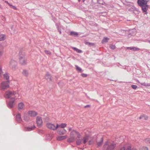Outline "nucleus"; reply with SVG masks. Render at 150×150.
I'll use <instances>...</instances> for the list:
<instances>
[{"label":"nucleus","instance_id":"obj_39","mask_svg":"<svg viewBox=\"0 0 150 150\" xmlns=\"http://www.w3.org/2000/svg\"><path fill=\"white\" fill-rule=\"evenodd\" d=\"M45 52L48 54H51V52L49 50H45Z\"/></svg>","mask_w":150,"mask_h":150},{"label":"nucleus","instance_id":"obj_15","mask_svg":"<svg viewBox=\"0 0 150 150\" xmlns=\"http://www.w3.org/2000/svg\"><path fill=\"white\" fill-rule=\"evenodd\" d=\"M67 137V135L62 136H59L57 137V139L58 141H61L65 139Z\"/></svg>","mask_w":150,"mask_h":150},{"label":"nucleus","instance_id":"obj_5","mask_svg":"<svg viewBox=\"0 0 150 150\" xmlns=\"http://www.w3.org/2000/svg\"><path fill=\"white\" fill-rule=\"evenodd\" d=\"M17 65V62L16 61L13 60H11L9 63V67L13 70L15 69Z\"/></svg>","mask_w":150,"mask_h":150},{"label":"nucleus","instance_id":"obj_12","mask_svg":"<svg viewBox=\"0 0 150 150\" xmlns=\"http://www.w3.org/2000/svg\"><path fill=\"white\" fill-rule=\"evenodd\" d=\"M16 120L18 123H21L22 120L21 118V115L20 113H18L16 116Z\"/></svg>","mask_w":150,"mask_h":150},{"label":"nucleus","instance_id":"obj_9","mask_svg":"<svg viewBox=\"0 0 150 150\" xmlns=\"http://www.w3.org/2000/svg\"><path fill=\"white\" fill-rule=\"evenodd\" d=\"M28 114L31 117H34L36 116L38 113L35 111H30L28 112Z\"/></svg>","mask_w":150,"mask_h":150},{"label":"nucleus","instance_id":"obj_59","mask_svg":"<svg viewBox=\"0 0 150 150\" xmlns=\"http://www.w3.org/2000/svg\"><path fill=\"white\" fill-rule=\"evenodd\" d=\"M5 2L7 3L8 4V3H9L8 2V1H5Z\"/></svg>","mask_w":150,"mask_h":150},{"label":"nucleus","instance_id":"obj_49","mask_svg":"<svg viewBox=\"0 0 150 150\" xmlns=\"http://www.w3.org/2000/svg\"><path fill=\"white\" fill-rule=\"evenodd\" d=\"M11 8L16 10H17V8H16V6H13V5H12V6Z\"/></svg>","mask_w":150,"mask_h":150},{"label":"nucleus","instance_id":"obj_29","mask_svg":"<svg viewBox=\"0 0 150 150\" xmlns=\"http://www.w3.org/2000/svg\"><path fill=\"white\" fill-rule=\"evenodd\" d=\"M4 78L7 80V81H9L8 80L9 79V76L7 74H4Z\"/></svg>","mask_w":150,"mask_h":150},{"label":"nucleus","instance_id":"obj_45","mask_svg":"<svg viewBox=\"0 0 150 150\" xmlns=\"http://www.w3.org/2000/svg\"><path fill=\"white\" fill-rule=\"evenodd\" d=\"M3 48L4 47L0 43V51L3 52Z\"/></svg>","mask_w":150,"mask_h":150},{"label":"nucleus","instance_id":"obj_33","mask_svg":"<svg viewBox=\"0 0 150 150\" xmlns=\"http://www.w3.org/2000/svg\"><path fill=\"white\" fill-rule=\"evenodd\" d=\"M141 84L143 86H150V83H146L145 82L141 83Z\"/></svg>","mask_w":150,"mask_h":150},{"label":"nucleus","instance_id":"obj_2","mask_svg":"<svg viewBox=\"0 0 150 150\" xmlns=\"http://www.w3.org/2000/svg\"><path fill=\"white\" fill-rule=\"evenodd\" d=\"M116 144L113 142H106L103 146V149L104 150H113Z\"/></svg>","mask_w":150,"mask_h":150},{"label":"nucleus","instance_id":"obj_21","mask_svg":"<svg viewBox=\"0 0 150 150\" xmlns=\"http://www.w3.org/2000/svg\"><path fill=\"white\" fill-rule=\"evenodd\" d=\"M45 78L47 80H48V79H49L50 81H52L51 77L48 72H47L46 74Z\"/></svg>","mask_w":150,"mask_h":150},{"label":"nucleus","instance_id":"obj_62","mask_svg":"<svg viewBox=\"0 0 150 150\" xmlns=\"http://www.w3.org/2000/svg\"><path fill=\"white\" fill-rule=\"evenodd\" d=\"M71 129V128H70L69 129V131H70Z\"/></svg>","mask_w":150,"mask_h":150},{"label":"nucleus","instance_id":"obj_64","mask_svg":"<svg viewBox=\"0 0 150 150\" xmlns=\"http://www.w3.org/2000/svg\"><path fill=\"white\" fill-rule=\"evenodd\" d=\"M147 118H146L145 119L146 120H147Z\"/></svg>","mask_w":150,"mask_h":150},{"label":"nucleus","instance_id":"obj_13","mask_svg":"<svg viewBox=\"0 0 150 150\" xmlns=\"http://www.w3.org/2000/svg\"><path fill=\"white\" fill-rule=\"evenodd\" d=\"M35 128V126L33 125L30 127H25L24 129L25 131H30L33 130Z\"/></svg>","mask_w":150,"mask_h":150},{"label":"nucleus","instance_id":"obj_37","mask_svg":"<svg viewBox=\"0 0 150 150\" xmlns=\"http://www.w3.org/2000/svg\"><path fill=\"white\" fill-rule=\"evenodd\" d=\"M86 45H91L92 46H94V44L93 43H91L88 42H86L85 43Z\"/></svg>","mask_w":150,"mask_h":150},{"label":"nucleus","instance_id":"obj_56","mask_svg":"<svg viewBox=\"0 0 150 150\" xmlns=\"http://www.w3.org/2000/svg\"><path fill=\"white\" fill-rule=\"evenodd\" d=\"M56 26L57 29H59V26L58 24L57 23L56 24Z\"/></svg>","mask_w":150,"mask_h":150},{"label":"nucleus","instance_id":"obj_60","mask_svg":"<svg viewBox=\"0 0 150 150\" xmlns=\"http://www.w3.org/2000/svg\"><path fill=\"white\" fill-rule=\"evenodd\" d=\"M137 82H138V83H140L141 84V83H140V82L138 80L137 81Z\"/></svg>","mask_w":150,"mask_h":150},{"label":"nucleus","instance_id":"obj_6","mask_svg":"<svg viewBox=\"0 0 150 150\" xmlns=\"http://www.w3.org/2000/svg\"><path fill=\"white\" fill-rule=\"evenodd\" d=\"M36 122L38 126L39 127H41L43 124L41 117L39 116L37 117L36 119Z\"/></svg>","mask_w":150,"mask_h":150},{"label":"nucleus","instance_id":"obj_48","mask_svg":"<svg viewBox=\"0 0 150 150\" xmlns=\"http://www.w3.org/2000/svg\"><path fill=\"white\" fill-rule=\"evenodd\" d=\"M81 76H82L83 77H87V74H86L83 73V74H81Z\"/></svg>","mask_w":150,"mask_h":150},{"label":"nucleus","instance_id":"obj_8","mask_svg":"<svg viewBox=\"0 0 150 150\" xmlns=\"http://www.w3.org/2000/svg\"><path fill=\"white\" fill-rule=\"evenodd\" d=\"M14 101V98L12 97L11 100H10L7 104L8 107L10 108H13V103Z\"/></svg>","mask_w":150,"mask_h":150},{"label":"nucleus","instance_id":"obj_14","mask_svg":"<svg viewBox=\"0 0 150 150\" xmlns=\"http://www.w3.org/2000/svg\"><path fill=\"white\" fill-rule=\"evenodd\" d=\"M103 138H101L99 140H98V139L96 140V142L98 146H102L103 142Z\"/></svg>","mask_w":150,"mask_h":150},{"label":"nucleus","instance_id":"obj_18","mask_svg":"<svg viewBox=\"0 0 150 150\" xmlns=\"http://www.w3.org/2000/svg\"><path fill=\"white\" fill-rule=\"evenodd\" d=\"M57 126H58V128L61 127L62 129H63L67 126V124L66 123H62L60 125L57 124Z\"/></svg>","mask_w":150,"mask_h":150},{"label":"nucleus","instance_id":"obj_42","mask_svg":"<svg viewBox=\"0 0 150 150\" xmlns=\"http://www.w3.org/2000/svg\"><path fill=\"white\" fill-rule=\"evenodd\" d=\"M115 45H111L110 46V47L111 49L112 50L115 49Z\"/></svg>","mask_w":150,"mask_h":150},{"label":"nucleus","instance_id":"obj_20","mask_svg":"<svg viewBox=\"0 0 150 150\" xmlns=\"http://www.w3.org/2000/svg\"><path fill=\"white\" fill-rule=\"evenodd\" d=\"M23 74L26 77H27L29 75V72L28 71L26 70H23L22 72Z\"/></svg>","mask_w":150,"mask_h":150},{"label":"nucleus","instance_id":"obj_27","mask_svg":"<svg viewBox=\"0 0 150 150\" xmlns=\"http://www.w3.org/2000/svg\"><path fill=\"white\" fill-rule=\"evenodd\" d=\"M108 38H105L103 39L102 41V42L103 43H104L108 42Z\"/></svg>","mask_w":150,"mask_h":150},{"label":"nucleus","instance_id":"obj_41","mask_svg":"<svg viewBox=\"0 0 150 150\" xmlns=\"http://www.w3.org/2000/svg\"><path fill=\"white\" fill-rule=\"evenodd\" d=\"M131 87L133 89L135 90L136 89L137 87V86L135 85H132Z\"/></svg>","mask_w":150,"mask_h":150},{"label":"nucleus","instance_id":"obj_32","mask_svg":"<svg viewBox=\"0 0 150 150\" xmlns=\"http://www.w3.org/2000/svg\"><path fill=\"white\" fill-rule=\"evenodd\" d=\"M98 3L102 5H104L105 4V2L103 0H99L98 1Z\"/></svg>","mask_w":150,"mask_h":150},{"label":"nucleus","instance_id":"obj_22","mask_svg":"<svg viewBox=\"0 0 150 150\" xmlns=\"http://www.w3.org/2000/svg\"><path fill=\"white\" fill-rule=\"evenodd\" d=\"M6 39V36L4 34H2L0 35V41L4 40Z\"/></svg>","mask_w":150,"mask_h":150},{"label":"nucleus","instance_id":"obj_28","mask_svg":"<svg viewBox=\"0 0 150 150\" xmlns=\"http://www.w3.org/2000/svg\"><path fill=\"white\" fill-rule=\"evenodd\" d=\"M75 139V138L71 137V138H69L67 139V142L69 143H71L73 142Z\"/></svg>","mask_w":150,"mask_h":150},{"label":"nucleus","instance_id":"obj_19","mask_svg":"<svg viewBox=\"0 0 150 150\" xmlns=\"http://www.w3.org/2000/svg\"><path fill=\"white\" fill-rule=\"evenodd\" d=\"M24 120L26 121H28L30 117L26 113H25L23 116Z\"/></svg>","mask_w":150,"mask_h":150},{"label":"nucleus","instance_id":"obj_3","mask_svg":"<svg viewBox=\"0 0 150 150\" xmlns=\"http://www.w3.org/2000/svg\"><path fill=\"white\" fill-rule=\"evenodd\" d=\"M16 94V93L14 91H8L6 92L5 94V97L6 98H11L14 97V95Z\"/></svg>","mask_w":150,"mask_h":150},{"label":"nucleus","instance_id":"obj_51","mask_svg":"<svg viewBox=\"0 0 150 150\" xmlns=\"http://www.w3.org/2000/svg\"><path fill=\"white\" fill-rule=\"evenodd\" d=\"M139 10L138 9L137 10V11H134V13H135V14H139Z\"/></svg>","mask_w":150,"mask_h":150},{"label":"nucleus","instance_id":"obj_58","mask_svg":"<svg viewBox=\"0 0 150 150\" xmlns=\"http://www.w3.org/2000/svg\"><path fill=\"white\" fill-rule=\"evenodd\" d=\"M143 117V116H140L139 117V119H142Z\"/></svg>","mask_w":150,"mask_h":150},{"label":"nucleus","instance_id":"obj_50","mask_svg":"<svg viewBox=\"0 0 150 150\" xmlns=\"http://www.w3.org/2000/svg\"><path fill=\"white\" fill-rule=\"evenodd\" d=\"M133 47H127V49H129L130 50H132Z\"/></svg>","mask_w":150,"mask_h":150},{"label":"nucleus","instance_id":"obj_36","mask_svg":"<svg viewBox=\"0 0 150 150\" xmlns=\"http://www.w3.org/2000/svg\"><path fill=\"white\" fill-rule=\"evenodd\" d=\"M75 67L77 70L80 72H81L82 69L81 68L79 67L77 65H76Z\"/></svg>","mask_w":150,"mask_h":150},{"label":"nucleus","instance_id":"obj_4","mask_svg":"<svg viewBox=\"0 0 150 150\" xmlns=\"http://www.w3.org/2000/svg\"><path fill=\"white\" fill-rule=\"evenodd\" d=\"M9 81L2 82L1 84V89L3 90H4L8 88L9 86Z\"/></svg>","mask_w":150,"mask_h":150},{"label":"nucleus","instance_id":"obj_43","mask_svg":"<svg viewBox=\"0 0 150 150\" xmlns=\"http://www.w3.org/2000/svg\"><path fill=\"white\" fill-rule=\"evenodd\" d=\"M134 8H135V7L132 6L129 9V10L131 11H133Z\"/></svg>","mask_w":150,"mask_h":150},{"label":"nucleus","instance_id":"obj_57","mask_svg":"<svg viewBox=\"0 0 150 150\" xmlns=\"http://www.w3.org/2000/svg\"><path fill=\"white\" fill-rule=\"evenodd\" d=\"M8 5L9 6H10L11 7H12V5L10 4H9V3H8Z\"/></svg>","mask_w":150,"mask_h":150},{"label":"nucleus","instance_id":"obj_46","mask_svg":"<svg viewBox=\"0 0 150 150\" xmlns=\"http://www.w3.org/2000/svg\"><path fill=\"white\" fill-rule=\"evenodd\" d=\"M3 72L2 71L1 68L0 67V78L2 76Z\"/></svg>","mask_w":150,"mask_h":150},{"label":"nucleus","instance_id":"obj_24","mask_svg":"<svg viewBox=\"0 0 150 150\" xmlns=\"http://www.w3.org/2000/svg\"><path fill=\"white\" fill-rule=\"evenodd\" d=\"M88 139V136L86 135L85 137H83L82 140H83V142L84 144H85L87 140Z\"/></svg>","mask_w":150,"mask_h":150},{"label":"nucleus","instance_id":"obj_10","mask_svg":"<svg viewBox=\"0 0 150 150\" xmlns=\"http://www.w3.org/2000/svg\"><path fill=\"white\" fill-rule=\"evenodd\" d=\"M20 63L21 65H25L26 63V60L24 57H21L19 58Z\"/></svg>","mask_w":150,"mask_h":150},{"label":"nucleus","instance_id":"obj_52","mask_svg":"<svg viewBox=\"0 0 150 150\" xmlns=\"http://www.w3.org/2000/svg\"><path fill=\"white\" fill-rule=\"evenodd\" d=\"M138 9V8H137L135 7V8L134 9L133 11V12L135 11H137Z\"/></svg>","mask_w":150,"mask_h":150},{"label":"nucleus","instance_id":"obj_53","mask_svg":"<svg viewBox=\"0 0 150 150\" xmlns=\"http://www.w3.org/2000/svg\"><path fill=\"white\" fill-rule=\"evenodd\" d=\"M58 31H59V33L60 34H61V33H62V32H61V30L60 29H58Z\"/></svg>","mask_w":150,"mask_h":150},{"label":"nucleus","instance_id":"obj_35","mask_svg":"<svg viewBox=\"0 0 150 150\" xmlns=\"http://www.w3.org/2000/svg\"><path fill=\"white\" fill-rule=\"evenodd\" d=\"M145 142L147 144H150V139L147 138L145 140Z\"/></svg>","mask_w":150,"mask_h":150},{"label":"nucleus","instance_id":"obj_30","mask_svg":"<svg viewBox=\"0 0 150 150\" xmlns=\"http://www.w3.org/2000/svg\"><path fill=\"white\" fill-rule=\"evenodd\" d=\"M70 35H71L77 36L78 35V33L74 31H71L70 33Z\"/></svg>","mask_w":150,"mask_h":150},{"label":"nucleus","instance_id":"obj_55","mask_svg":"<svg viewBox=\"0 0 150 150\" xmlns=\"http://www.w3.org/2000/svg\"><path fill=\"white\" fill-rule=\"evenodd\" d=\"M3 53V52H1V51H0V57L2 55Z\"/></svg>","mask_w":150,"mask_h":150},{"label":"nucleus","instance_id":"obj_38","mask_svg":"<svg viewBox=\"0 0 150 150\" xmlns=\"http://www.w3.org/2000/svg\"><path fill=\"white\" fill-rule=\"evenodd\" d=\"M44 119L45 122H48L50 120L49 118L47 116L45 117Z\"/></svg>","mask_w":150,"mask_h":150},{"label":"nucleus","instance_id":"obj_23","mask_svg":"<svg viewBox=\"0 0 150 150\" xmlns=\"http://www.w3.org/2000/svg\"><path fill=\"white\" fill-rule=\"evenodd\" d=\"M82 142V139H78L77 140L76 142V144L77 145H80Z\"/></svg>","mask_w":150,"mask_h":150},{"label":"nucleus","instance_id":"obj_17","mask_svg":"<svg viewBox=\"0 0 150 150\" xmlns=\"http://www.w3.org/2000/svg\"><path fill=\"white\" fill-rule=\"evenodd\" d=\"M76 132L77 131L75 130H72L70 134V136L71 137L75 139V135L76 134Z\"/></svg>","mask_w":150,"mask_h":150},{"label":"nucleus","instance_id":"obj_44","mask_svg":"<svg viewBox=\"0 0 150 150\" xmlns=\"http://www.w3.org/2000/svg\"><path fill=\"white\" fill-rule=\"evenodd\" d=\"M76 134L77 135V137L78 138H79L81 137V134L78 132H76Z\"/></svg>","mask_w":150,"mask_h":150},{"label":"nucleus","instance_id":"obj_26","mask_svg":"<svg viewBox=\"0 0 150 150\" xmlns=\"http://www.w3.org/2000/svg\"><path fill=\"white\" fill-rule=\"evenodd\" d=\"M72 48L74 49V50L76 51L77 52L79 53H81L82 52V51L81 50H79L75 47H72Z\"/></svg>","mask_w":150,"mask_h":150},{"label":"nucleus","instance_id":"obj_7","mask_svg":"<svg viewBox=\"0 0 150 150\" xmlns=\"http://www.w3.org/2000/svg\"><path fill=\"white\" fill-rule=\"evenodd\" d=\"M47 127L49 129H52L53 130H55L58 128V126H56L50 123H48L46 125Z\"/></svg>","mask_w":150,"mask_h":150},{"label":"nucleus","instance_id":"obj_31","mask_svg":"<svg viewBox=\"0 0 150 150\" xmlns=\"http://www.w3.org/2000/svg\"><path fill=\"white\" fill-rule=\"evenodd\" d=\"M94 142V139L92 138L88 142V144L89 145H91L93 144Z\"/></svg>","mask_w":150,"mask_h":150},{"label":"nucleus","instance_id":"obj_1","mask_svg":"<svg viewBox=\"0 0 150 150\" xmlns=\"http://www.w3.org/2000/svg\"><path fill=\"white\" fill-rule=\"evenodd\" d=\"M148 0H138L137 3L138 5L141 7L142 10L143 12H146L149 6L147 4Z\"/></svg>","mask_w":150,"mask_h":150},{"label":"nucleus","instance_id":"obj_40","mask_svg":"<svg viewBox=\"0 0 150 150\" xmlns=\"http://www.w3.org/2000/svg\"><path fill=\"white\" fill-rule=\"evenodd\" d=\"M132 50L134 51H137L139 50L140 49L138 48L134 47Z\"/></svg>","mask_w":150,"mask_h":150},{"label":"nucleus","instance_id":"obj_61","mask_svg":"<svg viewBox=\"0 0 150 150\" xmlns=\"http://www.w3.org/2000/svg\"><path fill=\"white\" fill-rule=\"evenodd\" d=\"M148 42H149V43H150V40H148L147 41Z\"/></svg>","mask_w":150,"mask_h":150},{"label":"nucleus","instance_id":"obj_34","mask_svg":"<svg viewBox=\"0 0 150 150\" xmlns=\"http://www.w3.org/2000/svg\"><path fill=\"white\" fill-rule=\"evenodd\" d=\"M46 137L48 138H47L48 140H50L52 139V135L50 134H47L46 136Z\"/></svg>","mask_w":150,"mask_h":150},{"label":"nucleus","instance_id":"obj_16","mask_svg":"<svg viewBox=\"0 0 150 150\" xmlns=\"http://www.w3.org/2000/svg\"><path fill=\"white\" fill-rule=\"evenodd\" d=\"M24 106L25 105L23 103L21 102L18 103V108L19 110H22Z\"/></svg>","mask_w":150,"mask_h":150},{"label":"nucleus","instance_id":"obj_25","mask_svg":"<svg viewBox=\"0 0 150 150\" xmlns=\"http://www.w3.org/2000/svg\"><path fill=\"white\" fill-rule=\"evenodd\" d=\"M120 150H125V147H123ZM126 150H137L136 149H131V147L130 146L127 147Z\"/></svg>","mask_w":150,"mask_h":150},{"label":"nucleus","instance_id":"obj_47","mask_svg":"<svg viewBox=\"0 0 150 150\" xmlns=\"http://www.w3.org/2000/svg\"><path fill=\"white\" fill-rule=\"evenodd\" d=\"M142 150H148V148L146 147H143L142 148Z\"/></svg>","mask_w":150,"mask_h":150},{"label":"nucleus","instance_id":"obj_54","mask_svg":"<svg viewBox=\"0 0 150 150\" xmlns=\"http://www.w3.org/2000/svg\"><path fill=\"white\" fill-rule=\"evenodd\" d=\"M90 106V105H87L85 106H84V108H87V107H89Z\"/></svg>","mask_w":150,"mask_h":150},{"label":"nucleus","instance_id":"obj_63","mask_svg":"<svg viewBox=\"0 0 150 150\" xmlns=\"http://www.w3.org/2000/svg\"><path fill=\"white\" fill-rule=\"evenodd\" d=\"M85 1V0H83V1L84 2Z\"/></svg>","mask_w":150,"mask_h":150},{"label":"nucleus","instance_id":"obj_11","mask_svg":"<svg viewBox=\"0 0 150 150\" xmlns=\"http://www.w3.org/2000/svg\"><path fill=\"white\" fill-rule=\"evenodd\" d=\"M66 132L67 131L63 129H59L57 131V133L60 135H63L65 134Z\"/></svg>","mask_w":150,"mask_h":150}]
</instances>
